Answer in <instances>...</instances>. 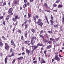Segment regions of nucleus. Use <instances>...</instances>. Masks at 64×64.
I'll return each instance as SVG.
<instances>
[{
	"label": "nucleus",
	"instance_id": "nucleus-1",
	"mask_svg": "<svg viewBox=\"0 0 64 64\" xmlns=\"http://www.w3.org/2000/svg\"><path fill=\"white\" fill-rule=\"evenodd\" d=\"M38 46H42V47H43L45 46V45H43L40 43H38L36 46L35 45L32 46V49H33V50L34 51L35 49H37V48L38 47Z\"/></svg>",
	"mask_w": 64,
	"mask_h": 64
},
{
	"label": "nucleus",
	"instance_id": "nucleus-2",
	"mask_svg": "<svg viewBox=\"0 0 64 64\" xmlns=\"http://www.w3.org/2000/svg\"><path fill=\"white\" fill-rule=\"evenodd\" d=\"M12 12V8H11L8 10V12L10 13V15H13V13Z\"/></svg>",
	"mask_w": 64,
	"mask_h": 64
},
{
	"label": "nucleus",
	"instance_id": "nucleus-3",
	"mask_svg": "<svg viewBox=\"0 0 64 64\" xmlns=\"http://www.w3.org/2000/svg\"><path fill=\"white\" fill-rule=\"evenodd\" d=\"M5 49L6 50H7V49H9V48L10 47L9 46H8V44H7L5 43Z\"/></svg>",
	"mask_w": 64,
	"mask_h": 64
},
{
	"label": "nucleus",
	"instance_id": "nucleus-4",
	"mask_svg": "<svg viewBox=\"0 0 64 64\" xmlns=\"http://www.w3.org/2000/svg\"><path fill=\"white\" fill-rule=\"evenodd\" d=\"M55 60H56L57 61H59L60 60V58L58 57L57 56H56L54 58Z\"/></svg>",
	"mask_w": 64,
	"mask_h": 64
},
{
	"label": "nucleus",
	"instance_id": "nucleus-5",
	"mask_svg": "<svg viewBox=\"0 0 64 64\" xmlns=\"http://www.w3.org/2000/svg\"><path fill=\"white\" fill-rule=\"evenodd\" d=\"M41 19L40 18L38 19V21L37 22V24L38 25H40V23H41Z\"/></svg>",
	"mask_w": 64,
	"mask_h": 64
},
{
	"label": "nucleus",
	"instance_id": "nucleus-6",
	"mask_svg": "<svg viewBox=\"0 0 64 64\" xmlns=\"http://www.w3.org/2000/svg\"><path fill=\"white\" fill-rule=\"evenodd\" d=\"M26 53H28V55H29V54L30 53V51L29 50H28L27 49H26Z\"/></svg>",
	"mask_w": 64,
	"mask_h": 64
},
{
	"label": "nucleus",
	"instance_id": "nucleus-7",
	"mask_svg": "<svg viewBox=\"0 0 64 64\" xmlns=\"http://www.w3.org/2000/svg\"><path fill=\"white\" fill-rule=\"evenodd\" d=\"M14 4H15V5H16V4H18V1L16 0H15L14 2Z\"/></svg>",
	"mask_w": 64,
	"mask_h": 64
},
{
	"label": "nucleus",
	"instance_id": "nucleus-8",
	"mask_svg": "<svg viewBox=\"0 0 64 64\" xmlns=\"http://www.w3.org/2000/svg\"><path fill=\"white\" fill-rule=\"evenodd\" d=\"M32 40H34V41H35V40H36V39H37L36 37L34 36H33L32 37Z\"/></svg>",
	"mask_w": 64,
	"mask_h": 64
},
{
	"label": "nucleus",
	"instance_id": "nucleus-9",
	"mask_svg": "<svg viewBox=\"0 0 64 64\" xmlns=\"http://www.w3.org/2000/svg\"><path fill=\"white\" fill-rule=\"evenodd\" d=\"M31 42V44H32V45H34V43L35 42V40H32Z\"/></svg>",
	"mask_w": 64,
	"mask_h": 64
},
{
	"label": "nucleus",
	"instance_id": "nucleus-10",
	"mask_svg": "<svg viewBox=\"0 0 64 64\" xmlns=\"http://www.w3.org/2000/svg\"><path fill=\"white\" fill-rule=\"evenodd\" d=\"M42 62H41V64L42 63H45V61L43 59V58H42L41 60Z\"/></svg>",
	"mask_w": 64,
	"mask_h": 64
},
{
	"label": "nucleus",
	"instance_id": "nucleus-11",
	"mask_svg": "<svg viewBox=\"0 0 64 64\" xmlns=\"http://www.w3.org/2000/svg\"><path fill=\"white\" fill-rule=\"evenodd\" d=\"M8 60V58H7V57H6V58H5V59L4 60V61L6 64L7 63V62Z\"/></svg>",
	"mask_w": 64,
	"mask_h": 64
},
{
	"label": "nucleus",
	"instance_id": "nucleus-12",
	"mask_svg": "<svg viewBox=\"0 0 64 64\" xmlns=\"http://www.w3.org/2000/svg\"><path fill=\"white\" fill-rule=\"evenodd\" d=\"M50 48H51V46L49 45L46 46V49H50Z\"/></svg>",
	"mask_w": 64,
	"mask_h": 64
},
{
	"label": "nucleus",
	"instance_id": "nucleus-13",
	"mask_svg": "<svg viewBox=\"0 0 64 64\" xmlns=\"http://www.w3.org/2000/svg\"><path fill=\"white\" fill-rule=\"evenodd\" d=\"M12 45H13V46H14V47H16V45H15V44H14V43L13 42L11 44Z\"/></svg>",
	"mask_w": 64,
	"mask_h": 64
},
{
	"label": "nucleus",
	"instance_id": "nucleus-14",
	"mask_svg": "<svg viewBox=\"0 0 64 64\" xmlns=\"http://www.w3.org/2000/svg\"><path fill=\"white\" fill-rule=\"evenodd\" d=\"M0 45L1 47H2V46H3V43L2 42H0Z\"/></svg>",
	"mask_w": 64,
	"mask_h": 64
},
{
	"label": "nucleus",
	"instance_id": "nucleus-15",
	"mask_svg": "<svg viewBox=\"0 0 64 64\" xmlns=\"http://www.w3.org/2000/svg\"><path fill=\"white\" fill-rule=\"evenodd\" d=\"M28 43H29V41L28 40L25 41L24 42V43H25L26 44H28Z\"/></svg>",
	"mask_w": 64,
	"mask_h": 64
},
{
	"label": "nucleus",
	"instance_id": "nucleus-16",
	"mask_svg": "<svg viewBox=\"0 0 64 64\" xmlns=\"http://www.w3.org/2000/svg\"><path fill=\"white\" fill-rule=\"evenodd\" d=\"M62 6L60 4H59L58 6V8H62Z\"/></svg>",
	"mask_w": 64,
	"mask_h": 64
},
{
	"label": "nucleus",
	"instance_id": "nucleus-17",
	"mask_svg": "<svg viewBox=\"0 0 64 64\" xmlns=\"http://www.w3.org/2000/svg\"><path fill=\"white\" fill-rule=\"evenodd\" d=\"M9 17H10V16L9 15H8V16L6 17V20H8L9 19Z\"/></svg>",
	"mask_w": 64,
	"mask_h": 64
},
{
	"label": "nucleus",
	"instance_id": "nucleus-18",
	"mask_svg": "<svg viewBox=\"0 0 64 64\" xmlns=\"http://www.w3.org/2000/svg\"><path fill=\"white\" fill-rule=\"evenodd\" d=\"M31 31L34 33H35V30L34 29H32L31 30Z\"/></svg>",
	"mask_w": 64,
	"mask_h": 64
},
{
	"label": "nucleus",
	"instance_id": "nucleus-19",
	"mask_svg": "<svg viewBox=\"0 0 64 64\" xmlns=\"http://www.w3.org/2000/svg\"><path fill=\"white\" fill-rule=\"evenodd\" d=\"M39 36H40V37L41 38H42V39H44V37L42 36V35H41V34H39Z\"/></svg>",
	"mask_w": 64,
	"mask_h": 64
},
{
	"label": "nucleus",
	"instance_id": "nucleus-20",
	"mask_svg": "<svg viewBox=\"0 0 64 64\" xmlns=\"http://www.w3.org/2000/svg\"><path fill=\"white\" fill-rule=\"evenodd\" d=\"M50 21L51 24H52V25H53V23H54V22H53L52 20H50Z\"/></svg>",
	"mask_w": 64,
	"mask_h": 64
},
{
	"label": "nucleus",
	"instance_id": "nucleus-21",
	"mask_svg": "<svg viewBox=\"0 0 64 64\" xmlns=\"http://www.w3.org/2000/svg\"><path fill=\"white\" fill-rule=\"evenodd\" d=\"M44 6L46 8H48V6L47 5V4L46 3L44 4Z\"/></svg>",
	"mask_w": 64,
	"mask_h": 64
},
{
	"label": "nucleus",
	"instance_id": "nucleus-22",
	"mask_svg": "<svg viewBox=\"0 0 64 64\" xmlns=\"http://www.w3.org/2000/svg\"><path fill=\"white\" fill-rule=\"evenodd\" d=\"M48 33H49L50 34H52V31H49L48 32Z\"/></svg>",
	"mask_w": 64,
	"mask_h": 64
},
{
	"label": "nucleus",
	"instance_id": "nucleus-23",
	"mask_svg": "<svg viewBox=\"0 0 64 64\" xmlns=\"http://www.w3.org/2000/svg\"><path fill=\"white\" fill-rule=\"evenodd\" d=\"M62 23H64V17L63 16L62 18Z\"/></svg>",
	"mask_w": 64,
	"mask_h": 64
},
{
	"label": "nucleus",
	"instance_id": "nucleus-24",
	"mask_svg": "<svg viewBox=\"0 0 64 64\" xmlns=\"http://www.w3.org/2000/svg\"><path fill=\"white\" fill-rule=\"evenodd\" d=\"M50 41H54V39L52 38H50Z\"/></svg>",
	"mask_w": 64,
	"mask_h": 64
},
{
	"label": "nucleus",
	"instance_id": "nucleus-25",
	"mask_svg": "<svg viewBox=\"0 0 64 64\" xmlns=\"http://www.w3.org/2000/svg\"><path fill=\"white\" fill-rule=\"evenodd\" d=\"M48 42V40H44V43H47Z\"/></svg>",
	"mask_w": 64,
	"mask_h": 64
},
{
	"label": "nucleus",
	"instance_id": "nucleus-26",
	"mask_svg": "<svg viewBox=\"0 0 64 64\" xmlns=\"http://www.w3.org/2000/svg\"><path fill=\"white\" fill-rule=\"evenodd\" d=\"M3 16H0V20H1V19H3Z\"/></svg>",
	"mask_w": 64,
	"mask_h": 64
},
{
	"label": "nucleus",
	"instance_id": "nucleus-27",
	"mask_svg": "<svg viewBox=\"0 0 64 64\" xmlns=\"http://www.w3.org/2000/svg\"><path fill=\"white\" fill-rule=\"evenodd\" d=\"M43 32H44V31L43 30H42L41 31H40V34H43Z\"/></svg>",
	"mask_w": 64,
	"mask_h": 64
},
{
	"label": "nucleus",
	"instance_id": "nucleus-28",
	"mask_svg": "<svg viewBox=\"0 0 64 64\" xmlns=\"http://www.w3.org/2000/svg\"><path fill=\"white\" fill-rule=\"evenodd\" d=\"M60 38H55L56 40V41H58L59 39Z\"/></svg>",
	"mask_w": 64,
	"mask_h": 64
},
{
	"label": "nucleus",
	"instance_id": "nucleus-29",
	"mask_svg": "<svg viewBox=\"0 0 64 64\" xmlns=\"http://www.w3.org/2000/svg\"><path fill=\"white\" fill-rule=\"evenodd\" d=\"M15 61H16L14 59L12 62V64H14V63H15Z\"/></svg>",
	"mask_w": 64,
	"mask_h": 64
},
{
	"label": "nucleus",
	"instance_id": "nucleus-30",
	"mask_svg": "<svg viewBox=\"0 0 64 64\" xmlns=\"http://www.w3.org/2000/svg\"><path fill=\"white\" fill-rule=\"evenodd\" d=\"M27 27H28V26H27V25L26 24L25 25V29H27Z\"/></svg>",
	"mask_w": 64,
	"mask_h": 64
},
{
	"label": "nucleus",
	"instance_id": "nucleus-31",
	"mask_svg": "<svg viewBox=\"0 0 64 64\" xmlns=\"http://www.w3.org/2000/svg\"><path fill=\"white\" fill-rule=\"evenodd\" d=\"M40 26H41V27H42V25H43V23H42L41 22H40Z\"/></svg>",
	"mask_w": 64,
	"mask_h": 64
},
{
	"label": "nucleus",
	"instance_id": "nucleus-32",
	"mask_svg": "<svg viewBox=\"0 0 64 64\" xmlns=\"http://www.w3.org/2000/svg\"><path fill=\"white\" fill-rule=\"evenodd\" d=\"M51 18L52 19V20H53V18H54L53 17L52 15L51 16Z\"/></svg>",
	"mask_w": 64,
	"mask_h": 64
},
{
	"label": "nucleus",
	"instance_id": "nucleus-33",
	"mask_svg": "<svg viewBox=\"0 0 64 64\" xmlns=\"http://www.w3.org/2000/svg\"><path fill=\"white\" fill-rule=\"evenodd\" d=\"M59 2H60V0H57L56 2V3H58Z\"/></svg>",
	"mask_w": 64,
	"mask_h": 64
},
{
	"label": "nucleus",
	"instance_id": "nucleus-34",
	"mask_svg": "<svg viewBox=\"0 0 64 64\" xmlns=\"http://www.w3.org/2000/svg\"><path fill=\"white\" fill-rule=\"evenodd\" d=\"M28 18H30V17H31V15L30 14H28Z\"/></svg>",
	"mask_w": 64,
	"mask_h": 64
},
{
	"label": "nucleus",
	"instance_id": "nucleus-35",
	"mask_svg": "<svg viewBox=\"0 0 64 64\" xmlns=\"http://www.w3.org/2000/svg\"><path fill=\"white\" fill-rule=\"evenodd\" d=\"M34 19L35 21H36V17L34 16H33Z\"/></svg>",
	"mask_w": 64,
	"mask_h": 64
},
{
	"label": "nucleus",
	"instance_id": "nucleus-36",
	"mask_svg": "<svg viewBox=\"0 0 64 64\" xmlns=\"http://www.w3.org/2000/svg\"><path fill=\"white\" fill-rule=\"evenodd\" d=\"M3 55V54L1 52H0V56H2Z\"/></svg>",
	"mask_w": 64,
	"mask_h": 64
},
{
	"label": "nucleus",
	"instance_id": "nucleus-37",
	"mask_svg": "<svg viewBox=\"0 0 64 64\" xmlns=\"http://www.w3.org/2000/svg\"><path fill=\"white\" fill-rule=\"evenodd\" d=\"M25 37L27 38V34L26 33H25Z\"/></svg>",
	"mask_w": 64,
	"mask_h": 64
},
{
	"label": "nucleus",
	"instance_id": "nucleus-38",
	"mask_svg": "<svg viewBox=\"0 0 64 64\" xmlns=\"http://www.w3.org/2000/svg\"><path fill=\"white\" fill-rule=\"evenodd\" d=\"M35 17H36V19H38V18H39V16H38L36 15L35 16Z\"/></svg>",
	"mask_w": 64,
	"mask_h": 64
},
{
	"label": "nucleus",
	"instance_id": "nucleus-39",
	"mask_svg": "<svg viewBox=\"0 0 64 64\" xmlns=\"http://www.w3.org/2000/svg\"><path fill=\"white\" fill-rule=\"evenodd\" d=\"M2 23H3V24H4V25H5L6 23L5 21H3Z\"/></svg>",
	"mask_w": 64,
	"mask_h": 64
},
{
	"label": "nucleus",
	"instance_id": "nucleus-40",
	"mask_svg": "<svg viewBox=\"0 0 64 64\" xmlns=\"http://www.w3.org/2000/svg\"><path fill=\"white\" fill-rule=\"evenodd\" d=\"M37 62V60H35L33 62V63H34V64H35V63H36V62Z\"/></svg>",
	"mask_w": 64,
	"mask_h": 64
},
{
	"label": "nucleus",
	"instance_id": "nucleus-41",
	"mask_svg": "<svg viewBox=\"0 0 64 64\" xmlns=\"http://www.w3.org/2000/svg\"><path fill=\"white\" fill-rule=\"evenodd\" d=\"M48 44H50L52 43V42H51V41H49L48 42Z\"/></svg>",
	"mask_w": 64,
	"mask_h": 64
},
{
	"label": "nucleus",
	"instance_id": "nucleus-42",
	"mask_svg": "<svg viewBox=\"0 0 64 64\" xmlns=\"http://www.w3.org/2000/svg\"><path fill=\"white\" fill-rule=\"evenodd\" d=\"M12 20L13 21H14V22L16 21V19H15L14 18H13Z\"/></svg>",
	"mask_w": 64,
	"mask_h": 64
},
{
	"label": "nucleus",
	"instance_id": "nucleus-43",
	"mask_svg": "<svg viewBox=\"0 0 64 64\" xmlns=\"http://www.w3.org/2000/svg\"><path fill=\"white\" fill-rule=\"evenodd\" d=\"M12 50H13V49L12 48H11L10 50V52L11 53L12 52Z\"/></svg>",
	"mask_w": 64,
	"mask_h": 64
},
{
	"label": "nucleus",
	"instance_id": "nucleus-44",
	"mask_svg": "<svg viewBox=\"0 0 64 64\" xmlns=\"http://www.w3.org/2000/svg\"><path fill=\"white\" fill-rule=\"evenodd\" d=\"M45 18H46V20H48V18L47 16H45Z\"/></svg>",
	"mask_w": 64,
	"mask_h": 64
},
{
	"label": "nucleus",
	"instance_id": "nucleus-45",
	"mask_svg": "<svg viewBox=\"0 0 64 64\" xmlns=\"http://www.w3.org/2000/svg\"><path fill=\"white\" fill-rule=\"evenodd\" d=\"M6 5V2H4L3 4V6H4Z\"/></svg>",
	"mask_w": 64,
	"mask_h": 64
},
{
	"label": "nucleus",
	"instance_id": "nucleus-46",
	"mask_svg": "<svg viewBox=\"0 0 64 64\" xmlns=\"http://www.w3.org/2000/svg\"><path fill=\"white\" fill-rule=\"evenodd\" d=\"M18 16H16L15 18V19H17V18H18Z\"/></svg>",
	"mask_w": 64,
	"mask_h": 64
},
{
	"label": "nucleus",
	"instance_id": "nucleus-47",
	"mask_svg": "<svg viewBox=\"0 0 64 64\" xmlns=\"http://www.w3.org/2000/svg\"><path fill=\"white\" fill-rule=\"evenodd\" d=\"M18 32L20 33H21V30H18Z\"/></svg>",
	"mask_w": 64,
	"mask_h": 64
},
{
	"label": "nucleus",
	"instance_id": "nucleus-48",
	"mask_svg": "<svg viewBox=\"0 0 64 64\" xmlns=\"http://www.w3.org/2000/svg\"><path fill=\"white\" fill-rule=\"evenodd\" d=\"M24 48L23 47H22V51H24Z\"/></svg>",
	"mask_w": 64,
	"mask_h": 64
},
{
	"label": "nucleus",
	"instance_id": "nucleus-49",
	"mask_svg": "<svg viewBox=\"0 0 64 64\" xmlns=\"http://www.w3.org/2000/svg\"><path fill=\"white\" fill-rule=\"evenodd\" d=\"M12 56V55H10L9 56H8V58H9V57H11V56Z\"/></svg>",
	"mask_w": 64,
	"mask_h": 64
},
{
	"label": "nucleus",
	"instance_id": "nucleus-50",
	"mask_svg": "<svg viewBox=\"0 0 64 64\" xmlns=\"http://www.w3.org/2000/svg\"><path fill=\"white\" fill-rule=\"evenodd\" d=\"M14 52H13L12 53V56H14Z\"/></svg>",
	"mask_w": 64,
	"mask_h": 64
},
{
	"label": "nucleus",
	"instance_id": "nucleus-51",
	"mask_svg": "<svg viewBox=\"0 0 64 64\" xmlns=\"http://www.w3.org/2000/svg\"><path fill=\"white\" fill-rule=\"evenodd\" d=\"M23 57L22 56L20 57V60H22V59H23Z\"/></svg>",
	"mask_w": 64,
	"mask_h": 64
},
{
	"label": "nucleus",
	"instance_id": "nucleus-52",
	"mask_svg": "<svg viewBox=\"0 0 64 64\" xmlns=\"http://www.w3.org/2000/svg\"><path fill=\"white\" fill-rule=\"evenodd\" d=\"M54 27H56L57 26V25L56 24L55 25L54 24Z\"/></svg>",
	"mask_w": 64,
	"mask_h": 64
},
{
	"label": "nucleus",
	"instance_id": "nucleus-53",
	"mask_svg": "<svg viewBox=\"0 0 64 64\" xmlns=\"http://www.w3.org/2000/svg\"><path fill=\"white\" fill-rule=\"evenodd\" d=\"M15 28L14 27V28H13V32H14V30H15Z\"/></svg>",
	"mask_w": 64,
	"mask_h": 64
},
{
	"label": "nucleus",
	"instance_id": "nucleus-54",
	"mask_svg": "<svg viewBox=\"0 0 64 64\" xmlns=\"http://www.w3.org/2000/svg\"><path fill=\"white\" fill-rule=\"evenodd\" d=\"M47 52V51L46 50L44 52V54H45L46 55V52Z\"/></svg>",
	"mask_w": 64,
	"mask_h": 64
},
{
	"label": "nucleus",
	"instance_id": "nucleus-55",
	"mask_svg": "<svg viewBox=\"0 0 64 64\" xmlns=\"http://www.w3.org/2000/svg\"><path fill=\"white\" fill-rule=\"evenodd\" d=\"M53 11L54 12H57V10H53Z\"/></svg>",
	"mask_w": 64,
	"mask_h": 64
},
{
	"label": "nucleus",
	"instance_id": "nucleus-56",
	"mask_svg": "<svg viewBox=\"0 0 64 64\" xmlns=\"http://www.w3.org/2000/svg\"><path fill=\"white\" fill-rule=\"evenodd\" d=\"M5 37L4 36H2V39H4H4H5Z\"/></svg>",
	"mask_w": 64,
	"mask_h": 64
},
{
	"label": "nucleus",
	"instance_id": "nucleus-57",
	"mask_svg": "<svg viewBox=\"0 0 64 64\" xmlns=\"http://www.w3.org/2000/svg\"><path fill=\"white\" fill-rule=\"evenodd\" d=\"M21 39L22 40H23V36H22V38H21Z\"/></svg>",
	"mask_w": 64,
	"mask_h": 64
},
{
	"label": "nucleus",
	"instance_id": "nucleus-58",
	"mask_svg": "<svg viewBox=\"0 0 64 64\" xmlns=\"http://www.w3.org/2000/svg\"><path fill=\"white\" fill-rule=\"evenodd\" d=\"M54 7H56V6H57V5L54 4Z\"/></svg>",
	"mask_w": 64,
	"mask_h": 64
},
{
	"label": "nucleus",
	"instance_id": "nucleus-59",
	"mask_svg": "<svg viewBox=\"0 0 64 64\" xmlns=\"http://www.w3.org/2000/svg\"><path fill=\"white\" fill-rule=\"evenodd\" d=\"M24 3H26V2H27V0H24Z\"/></svg>",
	"mask_w": 64,
	"mask_h": 64
},
{
	"label": "nucleus",
	"instance_id": "nucleus-60",
	"mask_svg": "<svg viewBox=\"0 0 64 64\" xmlns=\"http://www.w3.org/2000/svg\"><path fill=\"white\" fill-rule=\"evenodd\" d=\"M59 56L60 57V58H61V57H62V56H61V55L60 54H59Z\"/></svg>",
	"mask_w": 64,
	"mask_h": 64
},
{
	"label": "nucleus",
	"instance_id": "nucleus-61",
	"mask_svg": "<svg viewBox=\"0 0 64 64\" xmlns=\"http://www.w3.org/2000/svg\"><path fill=\"white\" fill-rule=\"evenodd\" d=\"M14 42H13V40H12L11 41V43H13Z\"/></svg>",
	"mask_w": 64,
	"mask_h": 64
},
{
	"label": "nucleus",
	"instance_id": "nucleus-62",
	"mask_svg": "<svg viewBox=\"0 0 64 64\" xmlns=\"http://www.w3.org/2000/svg\"><path fill=\"white\" fill-rule=\"evenodd\" d=\"M2 3L0 2V6H2Z\"/></svg>",
	"mask_w": 64,
	"mask_h": 64
},
{
	"label": "nucleus",
	"instance_id": "nucleus-63",
	"mask_svg": "<svg viewBox=\"0 0 64 64\" xmlns=\"http://www.w3.org/2000/svg\"><path fill=\"white\" fill-rule=\"evenodd\" d=\"M33 1H34V0H30V2H32Z\"/></svg>",
	"mask_w": 64,
	"mask_h": 64
},
{
	"label": "nucleus",
	"instance_id": "nucleus-64",
	"mask_svg": "<svg viewBox=\"0 0 64 64\" xmlns=\"http://www.w3.org/2000/svg\"><path fill=\"white\" fill-rule=\"evenodd\" d=\"M26 5H28L29 6V5H30V4H29V3H27Z\"/></svg>",
	"mask_w": 64,
	"mask_h": 64
}]
</instances>
